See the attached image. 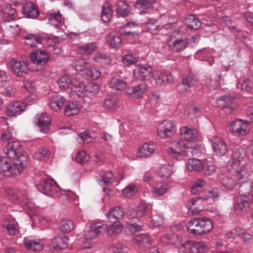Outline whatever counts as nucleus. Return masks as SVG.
<instances>
[{
	"instance_id": "obj_1",
	"label": "nucleus",
	"mask_w": 253,
	"mask_h": 253,
	"mask_svg": "<svg viewBox=\"0 0 253 253\" xmlns=\"http://www.w3.org/2000/svg\"><path fill=\"white\" fill-rule=\"evenodd\" d=\"M28 159L27 155L21 154L14 160L11 166L7 158L0 157V177L20 174L27 165Z\"/></svg>"
},
{
	"instance_id": "obj_2",
	"label": "nucleus",
	"mask_w": 253,
	"mask_h": 253,
	"mask_svg": "<svg viewBox=\"0 0 253 253\" xmlns=\"http://www.w3.org/2000/svg\"><path fill=\"white\" fill-rule=\"evenodd\" d=\"M187 227L191 234L200 235L210 232L213 228V223L207 218H196L189 221Z\"/></svg>"
},
{
	"instance_id": "obj_3",
	"label": "nucleus",
	"mask_w": 253,
	"mask_h": 253,
	"mask_svg": "<svg viewBox=\"0 0 253 253\" xmlns=\"http://www.w3.org/2000/svg\"><path fill=\"white\" fill-rule=\"evenodd\" d=\"M30 59L33 64L31 66V70L38 71L48 62L49 57L43 50L38 49L31 53Z\"/></svg>"
},
{
	"instance_id": "obj_4",
	"label": "nucleus",
	"mask_w": 253,
	"mask_h": 253,
	"mask_svg": "<svg viewBox=\"0 0 253 253\" xmlns=\"http://www.w3.org/2000/svg\"><path fill=\"white\" fill-rule=\"evenodd\" d=\"M208 249L207 246L202 241H187L181 244L179 251L181 253H202Z\"/></svg>"
},
{
	"instance_id": "obj_5",
	"label": "nucleus",
	"mask_w": 253,
	"mask_h": 253,
	"mask_svg": "<svg viewBox=\"0 0 253 253\" xmlns=\"http://www.w3.org/2000/svg\"><path fill=\"white\" fill-rule=\"evenodd\" d=\"M9 65L12 74L17 77H23L31 70L27 62L15 59H11Z\"/></svg>"
},
{
	"instance_id": "obj_6",
	"label": "nucleus",
	"mask_w": 253,
	"mask_h": 253,
	"mask_svg": "<svg viewBox=\"0 0 253 253\" xmlns=\"http://www.w3.org/2000/svg\"><path fill=\"white\" fill-rule=\"evenodd\" d=\"M248 128V123L246 121L243 122L241 120L233 121L230 126V131L236 136L246 135L247 133Z\"/></svg>"
},
{
	"instance_id": "obj_7",
	"label": "nucleus",
	"mask_w": 253,
	"mask_h": 253,
	"mask_svg": "<svg viewBox=\"0 0 253 253\" xmlns=\"http://www.w3.org/2000/svg\"><path fill=\"white\" fill-rule=\"evenodd\" d=\"M147 88V84L142 83L136 86L127 88L126 93L128 96L132 99H139L144 96Z\"/></svg>"
},
{
	"instance_id": "obj_8",
	"label": "nucleus",
	"mask_w": 253,
	"mask_h": 253,
	"mask_svg": "<svg viewBox=\"0 0 253 253\" xmlns=\"http://www.w3.org/2000/svg\"><path fill=\"white\" fill-rule=\"evenodd\" d=\"M38 189L45 195H51L55 193L58 188L55 183L50 179H44L37 186Z\"/></svg>"
},
{
	"instance_id": "obj_9",
	"label": "nucleus",
	"mask_w": 253,
	"mask_h": 253,
	"mask_svg": "<svg viewBox=\"0 0 253 253\" xmlns=\"http://www.w3.org/2000/svg\"><path fill=\"white\" fill-rule=\"evenodd\" d=\"M175 132V126L170 121H165L160 125L158 128V134L162 138L169 137Z\"/></svg>"
},
{
	"instance_id": "obj_10",
	"label": "nucleus",
	"mask_w": 253,
	"mask_h": 253,
	"mask_svg": "<svg viewBox=\"0 0 253 253\" xmlns=\"http://www.w3.org/2000/svg\"><path fill=\"white\" fill-rule=\"evenodd\" d=\"M152 68L145 65H137L135 66L134 70L133 75L135 78L141 80H148L151 77H153L152 74Z\"/></svg>"
},
{
	"instance_id": "obj_11",
	"label": "nucleus",
	"mask_w": 253,
	"mask_h": 253,
	"mask_svg": "<svg viewBox=\"0 0 253 253\" xmlns=\"http://www.w3.org/2000/svg\"><path fill=\"white\" fill-rule=\"evenodd\" d=\"M179 32H173L172 34V37H175L176 34H178ZM188 40L186 38L172 39L169 42V46L171 50L174 52H178L184 50L187 46Z\"/></svg>"
},
{
	"instance_id": "obj_12",
	"label": "nucleus",
	"mask_w": 253,
	"mask_h": 253,
	"mask_svg": "<svg viewBox=\"0 0 253 253\" xmlns=\"http://www.w3.org/2000/svg\"><path fill=\"white\" fill-rule=\"evenodd\" d=\"M212 148L216 155L224 156L228 150V145L224 139L219 137H213L211 140Z\"/></svg>"
},
{
	"instance_id": "obj_13",
	"label": "nucleus",
	"mask_w": 253,
	"mask_h": 253,
	"mask_svg": "<svg viewBox=\"0 0 253 253\" xmlns=\"http://www.w3.org/2000/svg\"><path fill=\"white\" fill-rule=\"evenodd\" d=\"M153 77L158 85L170 84L173 82L171 74L167 72L155 71L153 74Z\"/></svg>"
},
{
	"instance_id": "obj_14",
	"label": "nucleus",
	"mask_w": 253,
	"mask_h": 253,
	"mask_svg": "<svg viewBox=\"0 0 253 253\" xmlns=\"http://www.w3.org/2000/svg\"><path fill=\"white\" fill-rule=\"evenodd\" d=\"M186 145L181 140H176L170 142L167 151L173 156L182 155L186 151Z\"/></svg>"
},
{
	"instance_id": "obj_15",
	"label": "nucleus",
	"mask_w": 253,
	"mask_h": 253,
	"mask_svg": "<svg viewBox=\"0 0 253 253\" xmlns=\"http://www.w3.org/2000/svg\"><path fill=\"white\" fill-rule=\"evenodd\" d=\"M4 153L9 159L13 161L23 153H20V144L17 141L9 142L4 149ZM25 153V152H23ZM25 154L27 155L26 153Z\"/></svg>"
},
{
	"instance_id": "obj_16",
	"label": "nucleus",
	"mask_w": 253,
	"mask_h": 253,
	"mask_svg": "<svg viewBox=\"0 0 253 253\" xmlns=\"http://www.w3.org/2000/svg\"><path fill=\"white\" fill-rule=\"evenodd\" d=\"M87 93L86 86L83 82H78L76 80L73 82L71 91V96L72 97L77 98L84 97Z\"/></svg>"
},
{
	"instance_id": "obj_17",
	"label": "nucleus",
	"mask_w": 253,
	"mask_h": 253,
	"mask_svg": "<svg viewBox=\"0 0 253 253\" xmlns=\"http://www.w3.org/2000/svg\"><path fill=\"white\" fill-rule=\"evenodd\" d=\"M157 149V145L155 142L145 143L137 151V156L140 158L150 157Z\"/></svg>"
},
{
	"instance_id": "obj_18",
	"label": "nucleus",
	"mask_w": 253,
	"mask_h": 253,
	"mask_svg": "<svg viewBox=\"0 0 253 253\" xmlns=\"http://www.w3.org/2000/svg\"><path fill=\"white\" fill-rule=\"evenodd\" d=\"M105 227H106L100 223L92 224L89 228L85 231L84 238L86 240L96 238L104 230Z\"/></svg>"
},
{
	"instance_id": "obj_19",
	"label": "nucleus",
	"mask_w": 253,
	"mask_h": 253,
	"mask_svg": "<svg viewBox=\"0 0 253 253\" xmlns=\"http://www.w3.org/2000/svg\"><path fill=\"white\" fill-rule=\"evenodd\" d=\"M252 205L246 197H242L238 200L234 209L237 214H244L250 211Z\"/></svg>"
},
{
	"instance_id": "obj_20",
	"label": "nucleus",
	"mask_w": 253,
	"mask_h": 253,
	"mask_svg": "<svg viewBox=\"0 0 253 253\" xmlns=\"http://www.w3.org/2000/svg\"><path fill=\"white\" fill-rule=\"evenodd\" d=\"M106 215L109 221L114 222L116 220L122 219L125 215V212L122 207H115L111 209Z\"/></svg>"
},
{
	"instance_id": "obj_21",
	"label": "nucleus",
	"mask_w": 253,
	"mask_h": 253,
	"mask_svg": "<svg viewBox=\"0 0 253 253\" xmlns=\"http://www.w3.org/2000/svg\"><path fill=\"white\" fill-rule=\"evenodd\" d=\"M182 137L187 141H194L198 137V132L197 129L189 126H183L181 129Z\"/></svg>"
},
{
	"instance_id": "obj_22",
	"label": "nucleus",
	"mask_w": 253,
	"mask_h": 253,
	"mask_svg": "<svg viewBox=\"0 0 253 253\" xmlns=\"http://www.w3.org/2000/svg\"><path fill=\"white\" fill-rule=\"evenodd\" d=\"M206 164L205 160L190 159L187 161V167L190 171H200L204 169Z\"/></svg>"
},
{
	"instance_id": "obj_23",
	"label": "nucleus",
	"mask_w": 253,
	"mask_h": 253,
	"mask_svg": "<svg viewBox=\"0 0 253 253\" xmlns=\"http://www.w3.org/2000/svg\"><path fill=\"white\" fill-rule=\"evenodd\" d=\"M25 104L21 102H15L10 104L7 108V113L9 116L19 115L24 110Z\"/></svg>"
},
{
	"instance_id": "obj_24",
	"label": "nucleus",
	"mask_w": 253,
	"mask_h": 253,
	"mask_svg": "<svg viewBox=\"0 0 253 253\" xmlns=\"http://www.w3.org/2000/svg\"><path fill=\"white\" fill-rule=\"evenodd\" d=\"M66 99L60 95L56 94L53 96L49 102V106L51 110L57 111L64 106Z\"/></svg>"
},
{
	"instance_id": "obj_25",
	"label": "nucleus",
	"mask_w": 253,
	"mask_h": 253,
	"mask_svg": "<svg viewBox=\"0 0 253 253\" xmlns=\"http://www.w3.org/2000/svg\"><path fill=\"white\" fill-rule=\"evenodd\" d=\"M203 202L204 200L200 197L191 199L189 201V210L194 214L199 213L204 209Z\"/></svg>"
},
{
	"instance_id": "obj_26",
	"label": "nucleus",
	"mask_w": 253,
	"mask_h": 253,
	"mask_svg": "<svg viewBox=\"0 0 253 253\" xmlns=\"http://www.w3.org/2000/svg\"><path fill=\"white\" fill-rule=\"evenodd\" d=\"M49 23L56 27L62 29V20L61 14L58 12H49L47 15Z\"/></svg>"
},
{
	"instance_id": "obj_27",
	"label": "nucleus",
	"mask_w": 253,
	"mask_h": 253,
	"mask_svg": "<svg viewBox=\"0 0 253 253\" xmlns=\"http://www.w3.org/2000/svg\"><path fill=\"white\" fill-rule=\"evenodd\" d=\"M80 104L77 101H69L65 106V114L68 116L77 115L80 110Z\"/></svg>"
},
{
	"instance_id": "obj_28",
	"label": "nucleus",
	"mask_w": 253,
	"mask_h": 253,
	"mask_svg": "<svg viewBox=\"0 0 253 253\" xmlns=\"http://www.w3.org/2000/svg\"><path fill=\"white\" fill-rule=\"evenodd\" d=\"M236 176L242 183L248 182L252 177V173L246 168L243 166L236 170Z\"/></svg>"
},
{
	"instance_id": "obj_29",
	"label": "nucleus",
	"mask_w": 253,
	"mask_h": 253,
	"mask_svg": "<svg viewBox=\"0 0 253 253\" xmlns=\"http://www.w3.org/2000/svg\"><path fill=\"white\" fill-rule=\"evenodd\" d=\"M158 172L161 177L167 179L173 172V167L168 163L161 164L159 167Z\"/></svg>"
},
{
	"instance_id": "obj_30",
	"label": "nucleus",
	"mask_w": 253,
	"mask_h": 253,
	"mask_svg": "<svg viewBox=\"0 0 253 253\" xmlns=\"http://www.w3.org/2000/svg\"><path fill=\"white\" fill-rule=\"evenodd\" d=\"M50 123V119L46 114H42L38 118V126L43 132L45 133L48 130Z\"/></svg>"
},
{
	"instance_id": "obj_31",
	"label": "nucleus",
	"mask_w": 253,
	"mask_h": 253,
	"mask_svg": "<svg viewBox=\"0 0 253 253\" xmlns=\"http://www.w3.org/2000/svg\"><path fill=\"white\" fill-rule=\"evenodd\" d=\"M23 9V13L27 18H35L39 15V11L32 2L25 4Z\"/></svg>"
},
{
	"instance_id": "obj_32",
	"label": "nucleus",
	"mask_w": 253,
	"mask_h": 253,
	"mask_svg": "<svg viewBox=\"0 0 253 253\" xmlns=\"http://www.w3.org/2000/svg\"><path fill=\"white\" fill-rule=\"evenodd\" d=\"M104 225L106 226L104 227V230L106 229V234L109 236H117L122 232L123 229V225L120 222L108 226L106 225Z\"/></svg>"
},
{
	"instance_id": "obj_33",
	"label": "nucleus",
	"mask_w": 253,
	"mask_h": 253,
	"mask_svg": "<svg viewBox=\"0 0 253 253\" xmlns=\"http://www.w3.org/2000/svg\"><path fill=\"white\" fill-rule=\"evenodd\" d=\"M154 0H137L135 7L141 12H147L153 8Z\"/></svg>"
},
{
	"instance_id": "obj_34",
	"label": "nucleus",
	"mask_w": 253,
	"mask_h": 253,
	"mask_svg": "<svg viewBox=\"0 0 253 253\" xmlns=\"http://www.w3.org/2000/svg\"><path fill=\"white\" fill-rule=\"evenodd\" d=\"M169 189V185L165 183H158L154 187L152 192L155 197L164 195Z\"/></svg>"
},
{
	"instance_id": "obj_35",
	"label": "nucleus",
	"mask_w": 253,
	"mask_h": 253,
	"mask_svg": "<svg viewBox=\"0 0 253 253\" xmlns=\"http://www.w3.org/2000/svg\"><path fill=\"white\" fill-rule=\"evenodd\" d=\"M25 247L28 250L34 251H39L42 249V244L39 240H31L28 239L24 240Z\"/></svg>"
},
{
	"instance_id": "obj_36",
	"label": "nucleus",
	"mask_w": 253,
	"mask_h": 253,
	"mask_svg": "<svg viewBox=\"0 0 253 253\" xmlns=\"http://www.w3.org/2000/svg\"><path fill=\"white\" fill-rule=\"evenodd\" d=\"M127 84L126 79L113 78L110 82V87L116 90H121L124 89Z\"/></svg>"
},
{
	"instance_id": "obj_37",
	"label": "nucleus",
	"mask_w": 253,
	"mask_h": 253,
	"mask_svg": "<svg viewBox=\"0 0 253 253\" xmlns=\"http://www.w3.org/2000/svg\"><path fill=\"white\" fill-rule=\"evenodd\" d=\"M107 43L112 47H116L119 46L122 42V39L118 33H113L110 34L106 38Z\"/></svg>"
},
{
	"instance_id": "obj_38",
	"label": "nucleus",
	"mask_w": 253,
	"mask_h": 253,
	"mask_svg": "<svg viewBox=\"0 0 253 253\" xmlns=\"http://www.w3.org/2000/svg\"><path fill=\"white\" fill-rule=\"evenodd\" d=\"M68 240L64 236L55 237L52 242L53 247L56 250L65 249L68 245Z\"/></svg>"
},
{
	"instance_id": "obj_39",
	"label": "nucleus",
	"mask_w": 253,
	"mask_h": 253,
	"mask_svg": "<svg viewBox=\"0 0 253 253\" xmlns=\"http://www.w3.org/2000/svg\"><path fill=\"white\" fill-rule=\"evenodd\" d=\"M75 80L73 79L72 77L69 75H65L61 77L58 80V84L61 89H66L68 88L71 85H73V82Z\"/></svg>"
},
{
	"instance_id": "obj_40",
	"label": "nucleus",
	"mask_w": 253,
	"mask_h": 253,
	"mask_svg": "<svg viewBox=\"0 0 253 253\" xmlns=\"http://www.w3.org/2000/svg\"><path fill=\"white\" fill-rule=\"evenodd\" d=\"M245 152L242 148L235 149L233 152L232 161L234 165L238 166L244 159Z\"/></svg>"
},
{
	"instance_id": "obj_41",
	"label": "nucleus",
	"mask_w": 253,
	"mask_h": 253,
	"mask_svg": "<svg viewBox=\"0 0 253 253\" xmlns=\"http://www.w3.org/2000/svg\"><path fill=\"white\" fill-rule=\"evenodd\" d=\"M59 228L61 231L65 233H69L74 228L73 222L68 219H62L59 224Z\"/></svg>"
},
{
	"instance_id": "obj_42",
	"label": "nucleus",
	"mask_w": 253,
	"mask_h": 253,
	"mask_svg": "<svg viewBox=\"0 0 253 253\" xmlns=\"http://www.w3.org/2000/svg\"><path fill=\"white\" fill-rule=\"evenodd\" d=\"M186 23L189 28L194 30L198 29L201 26V22L193 15H189L187 17Z\"/></svg>"
},
{
	"instance_id": "obj_43",
	"label": "nucleus",
	"mask_w": 253,
	"mask_h": 253,
	"mask_svg": "<svg viewBox=\"0 0 253 253\" xmlns=\"http://www.w3.org/2000/svg\"><path fill=\"white\" fill-rule=\"evenodd\" d=\"M112 14V7L109 3H106L102 6V19L104 22H108L110 21Z\"/></svg>"
},
{
	"instance_id": "obj_44",
	"label": "nucleus",
	"mask_w": 253,
	"mask_h": 253,
	"mask_svg": "<svg viewBox=\"0 0 253 253\" xmlns=\"http://www.w3.org/2000/svg\"><path fill=\"white\" fill-rule=\"evenodd\" d=\"M103 106L106 109L115 111L120 108V104L116 99L110 98L104 101Z\"/></svg>"
},
{
	"instance_id": "obj_45",
	"label": "nucleus",
	"mask_w": 253,
	"mask_h": 253,
	"mask_svg": "<svg viewBox=\"0 0 253 253\" xmlns=\"http://www.w3.org/2000/svg\"><path fill=\"white\" fill-rule=\"evenodd\" d=\"M116 9L118 14L122 17L127 16L129 12V6L124 1L118 2Z\"/></svg>"
},
{
	"instance_id": "obj_46",
	"label": "nucleus",
	"mask_w": 253,
	"mask_h": 253,
	"mask_svg": "<svg viewBox=\"0 0 253 253\" xmlns=\"http://www.w3.org/2000/svg\"><path fill=\"white\" fill-rule=\"evenodd\" d=\"M97 46L95 43H87L79 48V52L81 54L88 55L92 53L97 49Z\"/></svg>"
},
{
	"instance_id": "obj_47",
	"label": "nucleus",
	"mask_w": 253,
	"mask_h": 253,
	"mask_svg": "<svg viewBox=\"0 0 253 253\" xmlns=\"http://www.w3.org/2000/svg\"><path fill=\"white\" fill-rule=\"evenodd\" d=\"M9 199L13 202L19 201V203H22V205L25 203V201H29V199L28 198L26 192L24 193L19 192L16 194L15 193H11V195L9 196Z\"/></svg>"
},
{
	"instance_id": "obj_48",
	"label": "nucleus",
	"mask_w": 253,
	"mask_h": 253,
	"mask_svg": "<svg viewBox=\"0 0 253 253\" xmlns=\"http://www.w3.org/2000/svg\"><path fill=\"white\" fill-rule=\"evenodd\" d=\"M134 241L138 245H143L146 247H149L148 245L151 244L152 240L147 235L139 234L133 239Z\"/></svg>"
},
{
	"instance_id": "obj_49",
	"label": "nucleus",
	"mask_w": 253,
	"mask_h": 253,
	"mask_svg": "<svg viewBox=\"0 0 253 253\" xmlns=\"http://www.w3.org/2000/svg\"><path fill=\"white\" fill-rule=\"evenodd\" d=\"M221 183L222 186L227 190L233 189L237 184L236 180L229 176H224L222 178Z\"/></svg>"
},
{
	"instance_id": "obj_50",
	"label": "nucleus",
	"mask_w": 253,
	"mask_h": 253,
	"mask_svg": "<svg viewBox=\"0 0 253 253\" xmlns=\"http://www.w3.org/2000/svg\"><path fill=\"white\" fill-rule=\"evenodd\" d=\"M72 64L76 70L85 72L90 65L88 63L81 59L74 60Z\"/></svg>"
},
{
	"instance_id": "obj_51",
	"label": "nucleus",
	"mask_w": 253,
	"mask_h": 253,
	"mask_svg": "<svg viewBox=\"0 0 253 253\" xmlns=\"http://www.w3.org/2000/svg\"><path fill=\"white\" fill-rule=\"evenodd\" d=\"M2 224L5 227L9 235H15L17 231L16 226L9 219H4L2 220Z\"/></svg>"
},
{
	"instance_id": "obj_52",
	"label": "nucleus",
	"mask_w": 253,
	"mask_h": 253,
	"mask_svg": "<svg viewBox=\"0 0 253 253\" xmlns=\"http://www.w3.org/2000/svg\"><path fill=\"white\" fill-rule=\"evenodd\" d=\"M139 58L131 54H125L122 57V62L126 66H129L137 63Z\"/></svg>"
},
{
	"instance_id": "obj_53",
	"label": "nucleus",
	"mask_w": 253,
	"mask_h": 253,
	"mask_svg": "<svg viewBox=\"0 0 253 253\" xmlns=\"http://www.w3.org/2000/svg\"><path fill=\"white\" fill-rule=\"evenodd\" d=\"M49 152L46 148H41L34 154V158L39 161H42L44 158L49 156Z\"/></svg>"
},
{
	"instance_id": "obj_54",
	"label": "nucleus",
	"mask_w": 253,
	"mask_h": 253,
	"mask_svg": "<svg viewBox=\"0 0 253 253\" xmlns=\"http://www.w3.org/2000/svg\"><path fill=\"white\" fill-rule=\"evenodd\" d=\"M40 38L37 37L34 35H28L26 39L25 43L31 47H35L41 42Z\"/></svg>"
},
{
	"instance_id": "obj_55",
	"label": "nucleus",
	"mask_w": 253,
	"mask_h": 253,
	"mask_svg": "<svg viewBox=\"0 0 253 253\" xmlns=\"http://www.w3.org/2000/svg\"><path fill=\"white\" fill-rule=\"evenodd\" d=\"M85 73L87 77L94 80L97 79L101 75V72L98 69L92 68L90 65L85 72Z\"/></svg>"
},
{
	"instance_id": "obj_56",
	"label": "nucleus",
	"mask_w": 253,
	"mask_h": 253,
	"mask_svg": "<svg viewBox=\"0 0 253 253\" xmlns=\"http://www.w3.org/2000/svg\"><path fill=\"white\" fill-rule=\"evenodd\" d=\"M93 60L96 62L108 64L110 62V56L104 53H97L93 57Z\"/></svg>"
},
{
	"instance_id": "obj_57",
	"label": "nucleus",
	"mask_w": 253,
	"mask_h": 253,
	"mask_svg": "<svg viewBox=\"0 0 253 253\" xmlns=\"http://www.w3.org/2000/svg\"><path fill=\"white\" fill-rule=\"evenodd\" d=\"M137 191L136 185L130 184L126 186L123 191V195L125 197H131Z\"/></svg>"
},
{
	"instance_id": "obj_58",
	"label": "nucleus",
	"mask_w": 253,
	"mask_h": 253,
	"mask_svg": "<svg viewBox=\"0 0 253 253\" xmlns=\"http://www.w3.org/2000/svg\"><path fill=\"white\" fill-rule=\"evenodd\" d=\"M205 183V181L202 179L197 180L192 186V192L196 194H198L202 191V188Z\"/></svg>"
},
{
	"instance_id": "obj_59",
	"label": "nucleus",
	"mask_w": 253,
	"mask_h": 253,
	"mask_svg": "<svg viewBox=\"0 0 253 253\" xmlns=\"http://www.w3.org/2000/svg\"><path fill=\"white\" fill-rule=\"evenodd\" d=\"M12 131L13 129L10 127H8L7 130H4L1 137V140L6 141L14 138L15 135Z\"/></svg>"
},
{
	"instance_id": "obj_60",
	"label": "nucleus",
	"mask_w": 253,
	"mask_h": 253,
	"mask_svg": "<svg viewBox=\"0 0 253 253\" xmlns=\"http://www.w3.org/2000/svg\"><path fill=\"white\" fill-rule=\"evenodd\" d=\"M233 101V98L229 96H223L217 100V104L220 106L222 109H226L225 105H231Z\"/></svg>"
},
{
	"instance_id": "obj_61",
	"label": "nucleus",
	"mask_w": 253,
	"mask_h": 253,
	"mask_svg": "<svg viewBox=\"0 0 253 253\" xmlns=\"http://www.w3.org/2000/svg\"><path fill=\"white\" fill-rule=\"evenodd\" d=\"M200 109L197 107H190L187 110H185V115L190 119H193L195 117L199 115Z\"/></svg>"
},
{
	"instance_id": "obj_62",
	"label": "nucleus",
	"mask_w": 253,
	"mask_h": 253,
	"mask_svg": "<svg viewBox=\"0 0 253 253\" xmlns=\"http://www.w3.org/2000/svg\"><path fill=\"white\" fill-rule=\"evenodd\" d=\"M237 87L244 92H249L251 89V83L248 79L246 78L241 83L239 84Z\"/></svg>"
},
{
	"instance_id": "obj_63",
	"label": "nucleus",
	"mask_w": 253,
	"mask_h": 253,
	"mask_svg": "<svg viewBox=\"0 0 253 253\" xmlns=\"http://www.w3.org/2000/svg\"><path fill=\"white\" fill-rule=\"evenodd\" d=\"M145 25L150 33L156 31L159 26L158 21L154 19L150 20L149 22L145 23Z\"/></svg>"
},
{
	"instance_id": "obj_64",
	"label": "nucleus",
	"mask_w": 253,
	"mask_h": 253,
	"mask_svg": "<svg viewBox=\"0 0 253 253\" xmlns=\"http://www.w3.org/2000/svg\"><path fill=\"white\" fill-rule=\"evenodd\" d=\"M111 253H127V248L120 244L113 246L110 248Z\"/></svg>"
}]
</instances>
